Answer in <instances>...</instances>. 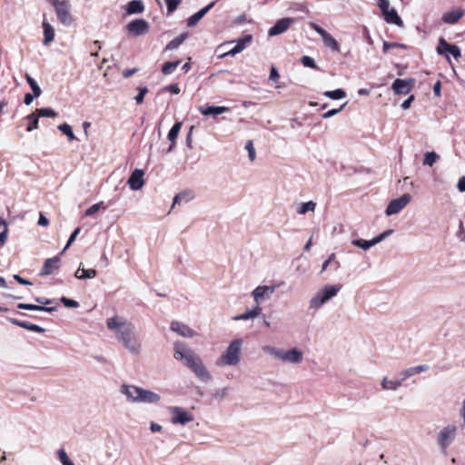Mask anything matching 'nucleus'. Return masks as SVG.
<instances>
[{
    "mask_svg": "<svg viewBox=\"0 0 465 465\" xmlns=\"http://www.w3.org/2000/svg\"><path fill=\"white\" fill-rule=\"evenodd\" d=\"M17 308L21 310L26 311H34V312H54L57 311L56 306L48 307L44 306L43 304H32V303H18Z\"/></svg>",
    "mask_w": 465,
    "mask_h": 465,
    "instance_id": "412c9836",
    "label": "nucleus"
},
{
    "mask_svg": "<svg viewBox=\"0 0 465 465\" xmlns=\"http://www.w3.org/2000/svg\"><path fill=\"white\" fill-rule=\"evenodd\" d=\"M324 45L330 47L333 52H340L339 43L328 33L322 37Z\"/></svg>",
    "mask_w": 465,
    "mask_h": 465,
    "instance_id": "473e14b6",
    "label": "nucleus"
},
{
    "mask_svg": "<svg viewBox=\"0 0 465 465\" xmlns=\"http://www.w3.org/2000/svg\"><path fill=\"white\" fill-rule=\"evenodd\" d=\"M464 15V10L457 8L443 14L441 20L447 25L457 24Z\"/></svg>",
    "mask_w": 465,
    "mask_h": 465,
    "instance_id": "a211bd4d",
    "label": "nucleus"
},
{
    "mask_svg": "<svg viewBox=\"0 0 465 465\" xmlns=\"http://www.w3.org/2000/svg\"><path fill=\"white\" fill-rule=\"evenodd\" d=\"M58 130L61 131L64 135L67 136L69 141H73L75 139L74 134L73 132V128L66 123H64L58 125Z\"/></svg>",
    "mask_w": 465,
    "mask_h": 465,
    "instance_id": "ea45409f",
    "label": "nucleus"
},
{
    "mask_svg": "<svg viewBox=\"0 0 465 465\" xmlns=\"http://www.w3.org/2000/svg\"><path fill=\"white\" fill-rule=\"evenodd\" d=\"M170 329L183 337H193L194 335V331L188 325L177 321L171 322Z\"/></svg>",
    "mask_w": 465,
    "mask_h": 465,
    "instance_id": "6ab92c4d",
    "label": "nucleus"
},
{
    "mask_svg": "<svg viewBox=\"0 0 465 465\" xmlns=\"http://www.w3.org/2000/svg\"><path fill=\"white\" fill-rule=\"evenodd\" d=\"M144 172L142 169H134L128 178L127 184L133 191L140 190L144 184Z\"/></svg>",
    "mask_w": 465,
    "mask_h": 465,
    "instance_id": "f8f14e48",
    "label": "nucleus"
},
{
    "mask_svg": "<svg viewBox=\"0 0 465 465\" xmlns=\"http://www.w3.org/2000/svg\"><path fill=\"white\" fill-rule=\"evenodd\" d=\"M126 28L130 34L134 36H140L145 35L150 30L149 23L143 18H136L126 25Z\"/></svg>",
    "mask_w": 465,
    "mask_h": 465,
    "instance_id": "1a4fd4ad",
    "label": "nucleus"
},
{
    "mask_svg": "<svg viewBox=\"0 0 465 465\" xmlns=\"http://www.w3.org/2000/svg\"><path fill=\"white\" fill-rule=\"evenodd\" d=\"M135 390H138L137 386L134 385H122L121 387V392L124 394L127 399L133 402H136V397H137V391Z\"/></svg>",
    "mask_w": 465,
    "mask_h": 465,
    "instance_id": "c756f323",
    "label": "nucleus"
},
{
    "mask_svg": "<svg viewBox=\"0 0 465 465\" xmlns=\"http://www.w3.org/2000/svg\"><path fill=\"white\" fill-rule=\"evenodd\" d=\"M169 411L172 414L171 421L173 424L185 425L193 420V416L182 407H170Z\"/></svg>",
    "mask_w": 465,
    "mask_h": 465,
    "instance_id": "0eeeda50",
    "label": "nucleus"
},
{
    "mask_svg": "<svg viewBox=\"0 0 465 465\" xmlns=\"http://www.w3.org/2000/svg\"><path fill=\"white\" fill-rule=\"evenodd\" d=\"M439 159V155L435 152H427L424 154L423 164L432 166Z\"/></svg>",
    "mask_w": 465,
    "mask_h": 465,
    "instance_id": "79ce46f5",
    "label": "nucleus"
},
{
    "mask_svg": "<svg viewBox=\"0 0 465 465\" xmlns=\"http://www.w3.org/2000/svg\"><path fill=\"white\" fill-rule=\"evenodd\" d=\"M351 244L359 247L364 251L369 250L372 246L376 245L373 239L371 240H363V239H354L351 241Z\"/></svg>",
    "mask_w": 465,
    "mask_h": 465,
    "instance_id": "2f4dec72",
    "label": "nucleus"
},
{
    "mask_svg": "<svg viewBox=\"0 0 465 465\" xmlns=\"http://www.w3.org/2000/svg\"><path fill=\"white\" fill-rule=\"evenodd\" d=\"M392 233H393V230H391V229L384 231L383 232H381V234H379L378 236L373 238L375 244L380 243L381 242L385 240L387 237H389Z\"/></svg>",
    "mask_w": 465,
    "mask_h": 465,
    "instance_id": "bf43d9fd",
    "label": "nucleus"
},
{
    "mask_svg": "<svg viewBox=\"0 0 465 465\" xmlns=\"http://www.w3.org/2000/svg\"><path fill=\"white\" fill-rule=\"evenodd\" d=\"M52 5L55 9L58 20L65 26H69L73 23V16L70 14L71 6L66 0H52Z\"/></svg>",
    "mask_w": 465,
    "mask_h": 465,
    "instance_id": "423d86ee",
    "label": "nucleus"
},
{
    "mask_svg": "<svg viewBox=\"0 0 465 465\" xmlns=\"http://www.w3.org/2000/svg\"><path fill=\"white\" fill-rule=\"evenodd\" d=\"M181 2L182 0H165L168 14L173 13Z\"/></svg>",
    "mask_w": 465,
    "mask_h": 465,
    "instance_id": "3c124183",
    "label": "nucleus"
},
{
    "mask_svg": "<svg viewBox=\"0 0 465 465\" xmlns=\"http://www.w3.org/2000/svg\"><path fill=\"white\" fill-rule=\"evenodd\" d=\"M450 45V44H449L443 37H440L437 46L438 54H447Z\"/></svg>",
    "mask_w": 465,
    "mask_h": 465,
    "instance_id": "a18cd8bd",
    "label": "nucleus"
},
{
    "mask_svg": "<svg viewBox=\"0 0 465 465\" xmlns=\"http://www.w3.org/2000/svg\"><path fill=\"white\" fill-rule=\"evenodd\" d=\"M245 149L248 151V156L251 161L255 159V150L252 140L246 142Z\"/></svg>",
    "mask_w": 465,
    "mask_h": 465,
    "instance_id": "13d9d810",
    "label": "nucleus"
},
{
    "mask_svg": "<svg viewBox=\"0 0 465 465\" xmlns=\"http://www.w3.org/2000/svg\"><path fill=\"white\" fill-rule=\"evenodd\" d=\"M252 41V35H245L243 37L238 38L235 43V46L232 47L228 52L223 54L221 55L222 58L226 56H234L235 54L241 53L243 51L248 45H250Z\"/></svg>",
    "mask_w": 465,
    "mask_h": 465,
    "instance_id": "9b49d317",
    "label": "nucleus"
},
{
    "mask_svg": "<svg viewBox=\"0 0 465 465\" xmlns=\"http://www.w3.org/2000/svg\"><path fill=\"white\" fill-rule=\"evenodd\" d=\"M35 113L39 117L55 118L57 116V113L50 107L36 109Z\"/></svg>",
    "mask_w": 465,
    "mask_h": 465,
    "instance_id": "a19ab883",
    "label": "nucleus"
},
{
    "mask_svg": "<svg viewBox=\"0 0 465 465\" xmlns=\"http://www.w3.org/2000/svg\"><path fill=\"white\" fill-rule=\"evenodd\" d=\"M262 351L283 362L300 363L302 361L303 358L302 351L297 348L283 351L270 345H265L262 347Z\"/></svg>",
    "mask_w": 465,
    "mask_h": 465,
    "instance_id": "20e7f679",
    "label": "nucleus"
},
{
    "mask_svg": "<svg viewBox=\"0 0 465 465\" xmlns=\"http://www.w3.org/2000/svg\"><path fill=\"white\" fill-rule=\"evenodd\" d=\"M457 435V427L453 424H449L443 427L437 437V443L442 452H446L450 445L454 441Z\"/></svg>",
    "mask_w": 465,
    "mask_h": 465,
    "instance_id": "39448f33",
    "label": "nucleus"
},
{
    "mask_svg": "<svg viewBox=\"0 0 465 465\" xmlns=\"http://www.w3.org/2000/svg\"><path fill=\"white\" fill-rule=\"evenodd\" d=\"M7 232V223L2 217H0V244H4L6 242Z\"/></svg>",
    "mask_w": 465,
    "mask_h": 465,
    "instance_id": "c03bdc74",
    "label": "nucleus"
},
{
    "mask_svg": "<svg viewBox=\"0 0 465 465\" xmlns=\"http://www.w3.org/2000/svg\"><path fill=\"white\" fill-rule=\"evenodd\" d=\"M347 104V103H344L342 105H341L339 108H335V109H331L329 111H327L326 113H324L322 116L323 119H328V118H331L332 116H334L335 114H337L338 113H340L344 107L345 105Z\"/></svg>",
    "mask_w": 465,
    "mask_h": 465,
    "instance_id": "6e6d98bb",
    "label": "nucleus"
},
{
    "mask_svg": "<svg viewBox=\"0 0 465 465\" xmlns=\"http://www.w3.org/2000/svg\"><path fill=\"white\" fill-rule=\"evenodd\" d=\"M135 391H137L136 402L157 403L161 399L159 394L140 387Z\"/></svg>",
    "mask_w": 465,
    "mask_h": 465,
    "instance_id": "ddd939ff",
    "label": "nucleus"
},
{
    "mask_svg": "<svg viewBox=\"0 0 465 465\" xmlns=\"http://www.w3.org/2000/svg\"><path fill=\"white\" fill-rule=\"evenodd\" d=\"M62 254H58L54 257L48 258L45 261L44 265L40 271V275H50L54 273L55 270L59 268V263L61 262L60 256Z\"/></svg>",
    "mask_w": 465,
    "mask_h": 465,
    "instance_id": "2eb2a0df",
    "label": "nucleus"
},
{
    "mask_svg": "<svg viewBox=\"0 0 465 465\" xmlns=\"http://www.w3.org/2000/svg\"><path fill=\"white\" fill-rule=\"evenodd\" d=\"M80 264L78 270L75 272L74 276L79 280L92 279L96 276V270L94 269H84Z\"/></svg>",
    "mask_w": 465,
    "mask_h": 465,
    "instance_id": "cd10ccee",
    "label": "nucleus"
},
{
    "mask_svg": "<svg viewBox=\"0 0 465 465\" xmlns=\"http://www.w3.org/2000/svg\"><path fill=\"white\" fill-rule=\"evenodd\" d=\"M310 26L312 30H314L318 35H320L322 36V38L323 36H325L328 32L323 29L322 26H320L319 25L315 24V23H311L310 24Z\"/></svg>",
    "mask_w": 465,
    "mask_h": 465,
    "instance_id": "e2e57ef3",
    "label": "nucleus"
},
{
    "mask_svg": "<svg viewBox=\"0 0 465 465\" xmlns=\"http://www.w3.org/2000/svg\"><path fill=\"white\" fill-rule=\"evenodd\" d=\"M323 95L332 100H340L346 96V93L343 89L338 88L333 91H326Z\"/></svg>",
    "mask_w": 465,
    "mask_h": 465,
    "instance_id": "f704fd0d",
    "label": "nucleus"
},
{
    "mask_svg": "<svg viewBox=\"0 0 465 465\" xmlns=\"http://www.w3.org/2000/svg\"><path fill=\"white\" fill-rule=\"evenodd\" d=\"M396 47L397 48H405L406 45L403 44H399V43H391V42H387V41L383 42L382 49H383L384 53H387L390 49L396 48Z\"/></svg>",
    "mask_w": 465,
    "mask_h": 465,
    "instance_id": "603ef678",
    "label": "nucleus"
},
{
    "mask_svg": "<svg viewBox=\"0 0 465 465\" xmlns=\"http://www.w3.org/2000/svg\"><path fill=\"white\" fill-rule=\"evenodd\" d=\"M182 125H183V123L182 122H176L173 126L172 128L170 129L169 133H168V140L171 142V143H174L175 140L177 139L178 137V134L180 133V130L182 128Z\"/></svg>",
    "mask_w": 465,
    "mask_h": 465,
    "instance_id": "c9c22d12",
    "label": "nucleus"
},
{
    "mask_svg": "<svg viewBox=\"0 0 465 465\" xmlns=\"http://www.w3.org/2000/svg\"><path fill=\"white\" fill-rule=\"evenodd\" d=\"M449 54L452 55L455 59H458L461 56L460 49L456 45H451L449 47L448 53L446 54V59L450 61Z\"/></svg>",
    "mask_w": 465,
    "mask_h": 465,
    "instance_id": "de8ad7c7",
    "label": "nucleus"
},
{
    "mask_svg": "<svg viewBox=\"0 0 465 465\" xmlns=\"http://www.w3.org/2000/svg\"><path fill=\"white\" fill-rule=\"evenodd\" d=\"M382 15L386 23L396 25L400 27L403 26V21L394 8L389 9L387 12L383 13Z\"/></svg>",
    "mask_w": 465,
    "mask_h": 465,
    "instance_id": "5701e85b",
    "label": "nucleus"
},
{
    "mask_svg": "<svg viewBox=\"0 0 465 465\" xmlns=\"http://www.w3.org/2000/svg\"><path fill=\"white\" fill-rule=\"evenodd\" d=\"M144 9L145 6L142 0H132L125 7L127 15L142 14Z\"/></svg>",
    "mask_w": 465,
    "mask_h": 465,
    "instance_id": "b1692460",
    "label": "nucleus"
},
{
    "mask_svg": "<svg viewBox=\"0 0 465 465\" xmlns=\"http://www.w3.org/2000/svg\"><path fill=\"white\" fill-rule=\"evenodd\" d=\"M216 1L211 2L209 5L200 9L198 12L192 15L187 18L186 23L188 27L195 26L199 21L215 5Z\"/></svg>",
    "mask_w": 465,
    "mask_h": 465,
    "instance_id": "dca6fc26",
    "label": "nucleus"
},
{
    "mask_svg": "<svg viewBox=\"0 0 465 465\" xmlns=\"http://www.w3.org/2000/svg\"><path fill=\"white\" fill-rule=\"evenodd\" d=\"M35 300L44 306H47L50 304H53L54 302V300L45 298V297H35Z\"/></svg>",
    "mask_w": 465,
    "mask_h": 465,
    "instance_id": "338daca9",
    "label": "nucleus"
},
{
    "mask_svg": "<svg viewBox=\"0 0 465 465\" xmlns=\"http://www.w3.org/2000/svg\"><path fill=\"white\" fill-rule=\"evenodd\" d=\"M81 232V228L80 227H77L75 228L73 232L71 233L64 248L62 250V252H60V254H63L68 248L69 246L72 245V243L75 241L77 235L80 233Z\"/></svg>",
    "mask_w": 465,
    "mask_h": 465,
    "instance_id": "09e8293b",
    "label": "nucleus"
},
{
    "mask_svg": "<svg viewBox=\"0 0 465 465\" xmlns=\"http://www.w3.org/2000/svg\"><path fill=\"white\" fill-rule=\"evenodd\" d=\"M187 37H188L187 32L181 34L180 35H178L177 37H175L174 39L170 41L166 45L164 50L171 51V50L177 49L186 40Z\"/></svg>",
    "mask_w": 465,
    "mask_h": 465,
    "instance_id": "c85d7f7f",
    "label": "nucleus"
},
{
    "mask_svg": "<svg viewBox=\"0 0 465 465\" xmlns=\"http://www.w3.org/2000/svg\"><path fill=\"white\" fill-rule=\"evenodd\" d=\"M26 119L28 120L29 122V124L27 125L26 127V131L27 132H32L33 130L35 129H37L38 128V124H39V116L37 115L36 113H32V114H29L27 116H26Z\"/></svg>",
    "mask_w": 465,
    "mask_h": 465,
    "instance_id": "e433bc0d",
    "label": "nucleus"
},
{
    "mask_svg": "<svg viewBox=\"0 0 465 465\" xmlns=\"http://www.w3.org/2000/svg\"><path fill=\"white\" fill-rule=\"evenodd\" d=\"M301 63L302 64V65L304 67H309V68H312V69H315V70H320L319 66L316 64L315 61L313 58H312L311 56H308V55H303L302 58H301Z\"/></svg>",
    "mask_w": 465,
    "mask_h": 465,
    "instance_id": "49530a36",
    "label": "nucleus"
},
{
    "mask_svg": "<svg viewBox=\"0 0 465 465\" xmlns=\"http://www.w3.org/2000/svg\"><path fill=\"white\" fill-rule=\"evenodd\" d=\"M414 83V78H397L392 83L391 88L395 94H408L411 91V87Z\"/></svg>",
    "mask_w": 465,
    "mask_h": 465,
    "instance_id": "9d476101",
    "label": "nucleus"
},
{
    "mask_svg": "<svg viewBox=\"0 0 465 465\" xmlns=\"http://www.w3.org/2000/svg\"><path fill=\"white\" fill-rule=\"evenodd\" d=\"M279 77H280V74H279L277 68L274 65H272L271 67L269 79L272 82H276L279 79Z\"/></svg>",
    "mask_w": 465,
    "mask_h": 465,
    "instance_id": "69168bd1",
    "label": "nucleus"
},
{
    "mask_svg": "<svg viewBox=\"0 0 465 465\" xmlns=\"http://www.w3.org/2000/svg\"><path fill=\"white\" fill-rule=\"evenodd\" d=\"M25 80L35 96H40L42 94V90L37 82L28 74H25Z\"/></svg>",
    "mask_w": 465,
    "mask_h": 465,
    "instance_id": "4c0bfd02",
    "label": "nucleus"
},
{
    "mask_svg": "<svg viewBox=\"0 0 465 465\" xmlns=\"http://www.w3.org/2000/svg\"><path fill=\"white\" fill-rule=\"evenodd\" d=\"M43 28H44V45H47L49 43L54 41V27L45 20L43 21Z\"/></svg>",
    "mask_w": 465,
    "mask_h": 465,
    "instance_id": "a878e982",
    "label": "nucleus"
},
{
    "mask_svg": "<svg viewBox=\"0 0 465 465\" xmlns=\"http://www.w3.org/2000/svg\"><path fill=\"white\" fill-rule=\"evenodd\" d=\"M229 108L226 106H216V105H203L199 107V112L203 115H219L225 112H228Z\"/></svg>",
    "mask_w": 465,
    "mask_h": 465,
    "instance_id": "4be33fe9",
    "label": "nucleus"
},
{
    "mask_svg": "<svg viewBox=\"0 0 465 465\" xmlns=\"http://www.w3.org/2000/svg\"><path fill=\"white\" fill-rule=\"evenodd\" d=\"M108 329L114 331L116 338L124 346L134 354L140 351V343L136 337L135 327L133 323L126 322L117 316L108 318L106 321Z\"/></svg>",
    "mask_w": 465,
    "mask_h": 465,
    "instance_id": "f257e3e1",
    "label": "nucleus"
},
{
    "mask_svg": "<svg viewBox=\"0 0 465 465\" xmlns=\"http://www.w3.org/2000/svg\"><path fill=\"white\" fill-rule=\"evenodd\" d=\"M327 302L324 298H322V295L320 292H318L310 301V308L311 309H319L321 308L324 303Z\"/></svg>",
    "mask_w": 465,
    "mask_h": 465,
    "instance_id": "72a5a7b5",
    "label": "nucleus"
},
{
    "mask_svg": "<svg viewBox=\"0 0 465 465\" xmlns=\"http://www.w3.org/2000/svg\"><path fill=\"white\" fill-rule=\"evenodd\" d=\"M56 453L58 460L63 465H65L71 461L70 458L68 457L66 451L64 449H59Z\"/></svg>",
    "mask_w": 465,
    "mask_h": 465,
    "instance_id": "5fc2aeb1",
    "label": "nucleus"
},
{
    "mask_svg": "<svg viewBox=\"0 0 465 465\" xmlns=\"http://www.w3.org/2000/svg\"><path fill=\"white\" fill-rule=\"evenodd\" d=\"M261 313L262 308L260 306H256L252 310H247L245 312L234 316L232 319L234 321H247L259 316Z\"/></svg>",
    "mask_w": 465,
    "mask_h": 465,
    "instance_id": "393cba45",
    "label": "nucleus"
},
{
    "mask_svg": "<svg viewBox=\"0 0 465 465\" xmlns=\"http://www.w3.org/2000/svg\"><path fill=\"white\" fill-rule=\"evenodd\" d=\"M402 384L401 380L399 381H390L386 377L382 379L381 381V387L383 390L388 391H396L398 390Z\"/></svg>",
    "mask_w": 465,
    "mask_h": 465,
    "instance_id": "7c9ffc66",
    "label": "nucleus"
},
{
    "mask_svg": "<svg viewBox=\"0 0 465 465\" xmlns=\"http://www.w3.org/2000/svg\"><path fill=\"white\" fill-rule=\"evenodd\" d=\"M60 302L67 308H78L79 307V302L73 300V299H70V298H67V297H61L60 298Z\"/></svg>",
    "mask_w": 465,
    "mask_h": 465,
    "instance_id": "8fccbe9b",
    "label": "nucleus"
},
{
    "mask_svg": "<svg viewBox=\"0 0 465 465\" xmlns=\"http://www.w3.org/2000/svg\"><path fill=\"white\" fill-rule=\"evenodd\" d=\"M292 18H282L276 21V23L272 26L269 31L268 35L269 36H275L278 35H281L287 31V29L290 27V25L293 23Z\"/></svg>",
    "mask_w": 465,
    "mask_h": 465,
    "instance_id": "4468645a",
    "label": "nucleus"
},
{
    "mask_svg": "<svg viewBox=\"0 0 465 465\" xmlns=\"http://www.w3.org/2000/svg\"><path fill=\"white\" fill-rule=\"evenodd\" d=\"M411 200V196L409 193H404L399 198L391 200L385 210V213L388 216L400 213Z\"/></svg>",
    "mask_w": 465,
    "mask_h": 465,
    "instance_id": "6e6552de",
    "label": "nucleus"
},
{
    "mask_svg": "<svg viewBox=\"0 0 465 465\" xmlns=\"http://www.w3.org/2000/svg\"><path fill=\"white\" fill-rule=\"evenodd\" d=\"M316 203L312 201H309L302 203L297 212L299 214H305L310 211H314Z\"/></svg>",
    "mask_w": 465,
    "mask_h": 465,
    "instance_id": "37998d69",
    "label": "nucleus"
},
{
    "mask_svg": "<svg viewBox=\"0 0 465 465\" xmlns=\"http://www.w3.org/2000/svg\"><path fill=\"white\" fill-rule=\"evenodd\" d=\"M7 321L9 322L13 323L14 325L19 326L23 329H25V330H28L31 331H35V332H38V333H43L45 331V330L43 327H41L37 324L31 323L29 322L20 321V320H17L15 318H7Z\"/></svg>",
    "mask_w": 465,
    "mask_h": 465,
    "instance_id": "aec40b11",
    "label": "nucleus"
},
{
    "mask_svg": "<svg viewBox=\"0 0 465 465\" xmlns=\"http://www.w3.org/2000/svg\"><path fill=\"white\" fill-rule=\"evenodd\" d=\"M340 291V287L337 285H326L322 290L320 291L322 298L325 299L326 302L330 301L331 298L337 295Z\"/></svg>",
    "mask_w": 465,
    "mask_h": 465,
    "instance_id": "bb28decb",
    "label": "nucleus"
},
{
    "mask_svg": "<svg viewBox=\"0 0 465 465\" xmlns=\"http://www.w3.org/2000/svg\"><path fill=\"white\" fill-rule=\"evenodd\" d=\"M148 93V88L146 86L140 87L137 95L134 97L135 102L140 104L143 102L145 94Z\"/></svg>",
    "mask_w": 465,
    "mask_h": 465,
    "instance_id": "4d7b16f0",
    "label": "nucleus"
},
{
    "mask_svg": "<svg viewBox=\"0 0 465 465\" xmlns=\"http://www.w3.org/2000/svg\"><path fill=\"white\" fill-rule=\"evenodd\" d=\"M189 193H186V192H183V193H177L174 197H173V207L175 205V204H179L182 201H185V202H188L189 201V197H188Z\"/></svg>",
    "mask_w": 465,
    "mask_h": 465,
    "instance_id": "864d4df0",
    "label": "nucleus"
},
{
    "mask_svg": "<svg viewBox=\"0 0 465 465\" xmlns=\"http://www.w3.org/2000/svg\"><path fill=\"white\" fill-rule=\"evenodd\" d=\"M275 290H276L275 285H272V286L260 285V286L256 287L252 292V295H253V299H254L255 302L259 303L261 299L269 298L275 292Z\"/></svg>",
    "mask_w": 465,
    "mask_h": 465,
    "instance_id": "f3484780",
    "label": "nucleus"
},
{
    "mask_svg": "<svg viewBox=\"0 0 465 465\" xmlns=\"http://www.w3.org/2000/svg\"><path fill=\"white\" fill-rule=\"evenodd\" d=\"M400 375L401 376V381H405L406 379L416 375L414 367H411L408 369L403 370Z\"/></svg>",
    "mask_w": 465,
    "mask_h": 465,
    "instance_id": "680f3d73",
    "label": "nucleus"
},
{
    "mask_svg": "<svg viewBox=\"0 0 465 465\" xmlns=\"http://www.w3.org/2000/svg\"><path fill=\"white\" fill-rule=\"evenodd\" d=\"M457 188L460 193L465 192V176H462L459 179Z\"/></svg>",
    "mask_w": 465,
    "mask_h": 465,
    "instance_id": "774afa93",
    "label": "nucleus"
},
{
    "mask_svg": "<svg viewBox=\"0 0 465 465\" xmlns=\"http://www.w3.org/2000/svg\"><path fill=\"white\" fill-rule=\"evenodd\" d=\"M102 204H103V202H100L98 203L93 204L88 209H86V211L84 213V215L85 216H92L93 214H94L95 213H97L100 210Z\"/></svg>",
    "mask_w": 465,
    "mask_h": 465,
    "instance_id": "052dcab7",
    "label": "nucleus"
},
{
    "mask_svg": "<svg viewBox=\"0 0 465 465\" xmlns=\"http://www.w3.org/2000/svg\"><path fill=\"white\" fill-rule=\"evenodd\" d=\"M164 91H168L173 94H178L180 93V87L177 84H172L163 88Z\"/></svg>",
    "mask_w": 465,
    "mask_h": 465,
    "instance_id": "0e129e2a",
    "label": "nucleus"
},
{
    "mask_svg": "<svg viewBox=\"0 0 465 465\" xmlns=\"http://www.w3.org/2000/svg\"><path fill=\"white\" fill-rule=\"evenodd\" d=\"M242 339H234L231 341L224 353L216 361L217 366H235L240 362V354L242 346Z\"/></svg>",
    "mask_w": 465,
    "mask_h": 465,
    "instance_id": "7ed1b4c3",
    "label": "nucleus"
},
{
    "mask_svg": "<svg viewBox=\"0 0 465 465\" xmlns=\"http://www.w3.org/2000/svg\"><path fill=\"white\" fill-rule=\"evenodd\" d=\"M174 358L176 360H184L186 367L202 381L208 382L212 381V376L204 366L201 357L191 349L186 348L183 343H174Z\"/></svg>",
    "mask_w": 465,
    "mask_h": 465,
    "instance_id": "f03ea898",
    "label": "nucleus"
},
{
    "mask_svg": "<svg viewBox=\"0 0 465 465\" xmlns=\"http://www.w3.org/2000/svg\"><path fill=\"white\" fill-rule=\"evenodd\" d=\"M181 64L180 60L173 61V62H167L165 63L162 67V73L163 74H171L173 73V71L178 67V65Z\"/></svg>",
    "mask_w": 465,
    "mask_h": 465,
    "instance_id": "58836bf2",
    "label": "nucleus"
}]
</instances>
